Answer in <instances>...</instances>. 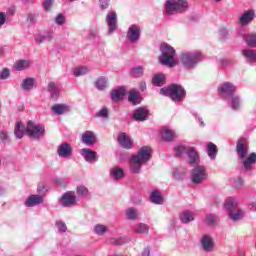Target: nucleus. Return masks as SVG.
<instances>
[{
	"label": "nucleus",
	"instance_id": "nucleus-1",
	"mask_svg": "<svg viewBox=\"0 0 256 256\" xmlns=\"http://www.w3.org/2000/svg\"><path fill=\"white\" fill-rule=\"evenodd\" d=\"M151 159V148L143 146L137 154L133 155L130 159V170L132 173L139 175L144 163Z\"/></svg>",
	"mask_w": 256,
	"mask_h": 256
},
{
	"label": "nucleus",
	"instance_id": "nucleus-2",
	"mask_svg": "<svg viewBox=\"0 0 256 256\" xmlns=\"http://www.w3.org/2000/svg\"><path fill=\"white\" fill-rule=\"evenodd\" d=\"M161 55L159 56V62L166 67H175L177 62L175 61V48L173 46L163 43L160 45Z\"/></svg>",
	"mask_w": 256,
	"mask_h": 256
},
{
	"label": "nucleus",
	"instance_id": "nucleus-3",
	"mask_svg": "<svg viewBox=\"0 0 256 256\" xmlns=\"http://www.w3.org/2000/svg\"><path fill=\"white\" fill-rule=\"evenodd\" d=\"M160 95L170 97L174 103H181L185 99V90L181 85L172 84L168 87L161 88Z\"/></svg>",
	"mask_w": 256,
	"mask_h": 256
},
{
	"label": "nucleus",
	"instance_id": "nucleus-4",
	"mask_svg": "<svg viewBox=\"0 0 256 256\" xmlns=\"http://www.w3.org/2000/svg\"><path fill=\"white\" fill-rule=\"evenodd\" d=\"M189 9L187 0H166L164 4V13L166 15H175L176 13H185Z\"/></svg>",
	"mask_w": 256,
	"mask_h": 256
},
{
	"label": "nucleus",
	"instance_id": "nucleus-5",
	"mask_svg": "<svg viewBox=\"0 0 256 256\" xmlns=\"http://www.w3.org/2000/svg\"><path fill=\"white\" fill-rule=\"evenodd\" d=\"M201 61V52H182L180 55V63L186 69H193L197 63Z\"/></svg>",
	"mask_w": 256,
	"mask_h": 256
},
{
	"label": "nucleus",
	"instance_id": "nucleus-6",
	"mask_svg": "<svg viewBox=\"0 0 256 256\" xmlns=\"http://www.w3.org/2000/svg\"><path fill=\"white\" fill-rule=\"evenodd\" d=\"M191 181L194 185H201L207 181V168L203 165H196L191 172Z\"/></svg>",
	"mask_w": 256,
	"mask_h": 256
},
{
	"label": "nucleus",
	"instance_id": "nucleus-7",
	"mask_svg": "<svg viewBox=\"0 0 256 256\" xmlns=\"http://www.w3.org/2000/svg\"><path fill=\"white\" fill-rule=\"evenodd\" d=\"M26 133L31 139H41L45 135V126L29 121L26 126Z\"/></svg>",
	"mask_w": 256,
	"mask_h": 256
},
{
	"label": "nucleus",
	"instance_id": "nucleus-8",
	"mask_svg": "<svg viewBox=\"0 0 256 256\" xmlns=\"http://www.w3.org/2000/svg\"><path fill=\"white\" fill-rule=\"evenodd\" d=\"M141 37V27L137 24H132L127 31L126 39H128L129 43L135 44L139 43V39Z\"/></svg>",
	"mask_w": 256,
	"mask_h": 256
},
{
	"label": "nucleus",
	"instance_id": "nucleus-9",
	"mask_svg": "<svg viewBox=\"0 0 256 256\" xmlns=\"http://www.w3.org/2000/svg\"><path fill=\"white\" fill-rule=\"evenodd\" d=\"M237 88L231 82H225L218 87L220 97L227 99V97H233Z\"/></svg>",
	"mask_w": 256,
	"mask_h": 256
},
{
	"label": "nucleus",
	"instance_id": "nucleus-10",
	"mask_svg": "<svg viewBox=\"0 0 256 256\" xmlns=\"http://www.w3.org/2000/svg\"><path fill=\"white\" fill-rule=\"evenodd\" d=\"M200 245L205 253H213L215 251V240L209 234H204L201 237Z\"/></svg>",
	"mask_w": 256,
	"mask_h": 256
},
{
	"label": "nucleus",
	"instance_id": "nucleus-11",
	"mask_svg": "<svg viewBox=\"0 0 256 256\" xmlns=\"http://www.w3.org/2000/svg\"><path fill=\"white\" fill-rule=\"evenodd\" d=\"M60 205H62V207H75V205H77L75 192L68 191L64 193L60 198Z\"/></svg>",
	"mask_w": 256,
	"mask_h": 256
},
{
	"label": "nucleus",
	"instance_id": "nucleus-12",
	"mask_svg": "<svg viewBox=\"0 0 256 256\" xmlns=\"http://www.w3.org/2000/svg\"><path fill=\"white\" fill-rule=\"evenodd\" d=\"M106 25L108 27V35H113L115 31H117V13L115 12H109L106 15Z\"/></svg>",
	"mask_w": 256,
	"mask_h": 256
},
{
	"label": "nucleus",
	"instance_id": "nucleus-13",
	"mask_svg": "<svg viewBox=\"0 0 256 256\" xmlns=\"http://www.w3.org/2000/svg\"><path fill=\"white\" fill-rule=\"evenodd\" d=\"M248 150H249V145L247 144V140L240 139L236 146V152L239 159H245V157H247Z\"/></svg>",
	"mask_w": 256,
	"mask_h": 256
},
{
	"label": "nucleus",
	"instance_id": "nucleus-14",
	"mask_svg": "<svg viewBox=\"0 0 256 256\" xmlns=\"http://www.w3.org/2000/svg\"><path fill=\"white\" fill-rule=\"evenodd\" d=\"M117 141L123 149H131L133 147V140L125 133L120 132L117 136Z\"/></svg>",
	"mask_w": 256,
	"mask_h": 256
},
{
	"label": "nucleus",
	"instance_id": "nucleus-15",
	"mask_svg": "<svg viewBox=\"0 0 256 256\" xmlns=\"http://www.w3.org/2000/svg\"><path fill=\"white\" fill-rule=\"evenodd\" d=\"M43 201V196L32 194L26 199L24 205L25 207H37L39 205H43Z\"/></svg>",
	"mask_w": 256,
	"mask_h": 256
},
{
	"label": "nucleus",
	"instance_id": "nucleus-16",
	"mask_svg": "<svg viewBox=\"0 0 256 256\" xmlns=\"http://www.w3.org/2000/svg\"><path fill=\"white\" fill-rule=\"evenodd\" d=\"M253 19H255V11L247 10L240 16L239 23L242 27H247V25L253 22Z\"/></svg>",
	"mask_w": 256,
	"mask_h": 256
},
{
	"label": "nucleus",
	"instance_id": "nucleus-17",
	"mask_svg": "<svg viewBox=\"0 0 256 256\" xmlns=\"http://www.w3.org/2000/svg\"><path fill=\"white\" fill-rule=\"evenodd\" d=\"M57 154L63 158L71 157V155H73V148L71 147V144L69 143L60 144L57 148Z\"/></svg>",
	"mask_w": 256,
	"mask_h": 256
},
{
	"label": "nucleus",
	"instance_id": "nucleus-18",
	"mask_svg": "<svg viewBox=\"0 0 256 256\" xmlns=\"http://www.w3.org/2000/svg\"><path fill=\"white\" fill-rule=\"evenodd\" d=\"M80 155L83 156L87 163H95L97 161V153L89 148H83L80 150Z\"/></svg>",
	"mask_w": 256,
	"mask_h": 256
},
{
	"label": "nucleus",
	"instance_id": "nucleus-19",
	"mask_svg": "<svg viewBox=\"0 0 256 256\" xmlns=\"http://www.w3.org/2000/svg\"><path fill=\"white\" fill-rule=\"evenodd\" d=\"M53 39H55V35L53 31H47V32H44L43 34L36 35L35 43H37V45H41L42 43H46V42L49 43L53 41Z\"/></svg>",
	"mask_w": 256,
	"mask_h": 256
},
{
	"label": "nucleus",
	"instance_id": "nucleus-20",
	"mask_svg": "<svg viewBox=\"0 0 256 256\" xmlns=\"http://www.w3.org/2000/svg\"><path fill=\"white\" fill-rule=\"evenodd\" d=\"M97 141V137L95 136V132L87 130L82 134V143H84V145H95Z\"/></svg>",
	"mask_w": 256,
	"mask_h": 256
},
{
	"label": "nucleus",
	"instance_id": "nucleus-21",
	"mask_svg": "<svg viewBox=\"0 0 256 256\" xmlns=\"http://www.w3.org/2000/svg\"><path fill=\"white\" fill-rule=\"evenodd\" d=\"M243 159V167L245 171H251V169H253V165L256 164V153L252 152Z\"/></svg>",
	"mask_w": 256,
	"mask_h": 256
},
{
	"label": "nucleus",
	"instance_id": "nucleus-22",
	"mask_svg": "<svg viewBox=\"0 0 256 256\" xmlns=\"http://www.w3.org/2000/svg\"><path fill=\"white\" fill-rule=\"evenodd\" d=\"M47 91L50 93L51 99H53L54 101L59 99V84H57L56 82H49L47 86Z\"/></svg>",
	"mask_w": 256,
	"mask_h": 256
},
{
	"label": "nucleus",
	"instance_id": "nucleus-23",
	"mask_svg": "<svg viewBox=\"0 0 256 256\" xmlns=\"http://www.w3.org/2000/svg\"><path fill=\"white\" fill-rule=\"evenodd\" d=\"M179 219L181 223L187 225L191 223V221H195V214L191 210H184L180 213Z\"/></svg>",
	"mask_w": 256,
	"mask_h": 256
},
{
	"label": "nucleus",
	"instance_id": "nucleus-24",
	"mask_svg": "<svg viewBox=\"0 0 256 256\" xmlns=\"http://www.w3.org/2000/svg\"><path fill=\"white\" fill-rule=\"evenodd\" d=\"M125 93H127L125 88L120 87L116 90H112L110 97L112 101H114L115 103H119V101L123 100V98L125 97Z\"/></svg>",
	"mask_w": 256,
	"mask_h": 256
},
{
	"label": "nucleus",
	"instance_id": "nucleus-25",
	"mask_svg": "<svg viewBox=\"0 0 256 256\" xmlns=\"http://www.w3.org/2000/svg\"><path fill=\"white\" fill-rule=\"evenodd\" d=\"M31 65H33V63L30 60L22 59L14 63L13 69H15V71H25L29 69Z\"/></svg>",
	"mask_w": 256,
	"mask_h": 256
},
{
	"label": "nucleus",
	"instance_id": "nucleus-26",
	"mask_svg": "<svg viewBox=\"0 0 256 256\" xmlns=\"http://www.w3.org/2000/svg\"><path fill=\"white\" fill-rule=\"evenodd\" d=\"M190 165H197L199 163V154L195 151V148L188 147L186 151Z\"/></svg>",
	"mask_w": 256,
	"mask_h": 256
},
{
	"label": "nucleus",
	"instance_id": "nucleus-27",
	"mask_svg": "<svg viewBox=\"0 0 256 256\" xmlns=\"http://www.w3.org/2000/svg\"><path fill=\"white\" fill-rule=\"evenodd\" d=\"M224 209L227 211V213H231L235 211L236 209H239V203H237V200L233 198L226 199L224 203Z\"/></svg>",
	"mask_w": 256,
	"mask_h": 256
},
{
	"label": "nucleus",
	"instance_id": "nucleus-28",
	"mask_svg": "<svg viewBox=\"0 0 256 256\" xmlns=\"http://www.w3.org/2000/svg\"><path fill=\"white\" fill-rule=\"evenodd\" d=\"M160 135L164 141H173L177 137L175 131L165 127L161 130Z\"/></svg>",
	"mask_w": 256,
	"mask_h": 256
},
{
	"label": "nucleus",
	"instance_id": "nucleus-29",
	"mask_svg": "<svg viewBox=\"0 0 256 256\" xmlns=\"http://www.w3.org/2000/svg\"><path fill=\"white\" fill-rule=\"evenodd\" d=\"M150 201L154 205H163V194L159 190H153L150 194Z\"/></svg>",
	"mask_w": 256,
	"mask_h": 256
},
{
	"label": "nucleus",
	"instance_id": "nucleus-30",
	"mask_svg": "<svg viewBox=\"0 0 256 256\" xmlns=\"http://www.w3.org/2000/svg\"><path fill=\"white\" fill-rule=\"evenodd\" d=\"M51 109L54 115H63L65 113H69V106L66 104H55Z\"/></svg>",
	"mask_w": 256,
	"mask_h": 256
},
{
	"label": "nucleus",
	"instance_id": "nucleus-31",
	"mask_svg": "<svg viewBox=\"0 0 256 256\" xmlns=\"http://www.w3.org/2000/svg\"><path fill=\"white\" fill-rule=\"evenodd\" d=\"M125 215L128 221H137V219H139V210H137L135 207L127 208Z\"/></svg>",
	"mask_w": 256,
	"mask_h": 256
},
{
	"label": "nucleus",
	"instance_id": "nucleus-32",
	"mask_svg": "<svg viewBox=\"0 0 256 256\" xmlns=\"http://www.w3.org/2000/svg\"><path fill=\"white\" fill-rule=\"evenodd\" d=\"M228 217L229 219H231V221H234V222L241 221V219L245 217V212H243L241 208H237L236 210L229 212Z\"/></svg>",
	"mask_w": 256,
	"mask_h": 256
},
{
	"label": "nucleus",
	"instance_id": "nucleus-33",
	"mask_svg": "<svg viewBox=\"0 0 256 256\" xmlns=\"http://www.w3.org/2000/svg\"><path fill=\"white\" fill-rule=\"evenodd\" d=\"M147 115H149V112L145 108H138L134 111V119L135 121H145L147 119Z\"/></svg>",
	"mask_w": 256,
	"mask_h": 256
},
{
	"label": "nucleus",
	"instance_id": "nucleus-34",
	"mask_svg": "<svg viewBox=\"0 0 256 256\" xmlns=\"http://www.w3.org/2000/svg\"><path fill=\"white\" fill-rule=\"evenodd\" d=\"M128 101L132 103V105H139L141 103V96L137 90L132 89L129 92Z\"/></svg>",
	"mask_w": 256,
	"mask_h": 256
},
{
	"label": "nucleus",
	"instance_id": "nucleus-35",
	"mask_svg": "<svg viewBox=\"0 0 256 256\" xmlns=\"http://www.w3.org/2000/svg\"><path fill=\"white\" fill-rule=\"evenodd\" d=\"M242 55H243V57H245L247 63H255L256 62L255 50L244 49V50H242Z\"/></svg>",
	"mask_w": 256,
	"mask_h": 256
},
{
	"label": "nucleus",
	"instance_id": "nucleus-36",
	"mask_svg": "<svg viewBox=\"0 0 256 256\" xmlns=\"http://www.w3.org/2000/svg\"><path fill=\"white\" fill-rule=\"evenodd\" d=\"M25 131H27V128H25V125L21 122H17L14 129V135L18 139H23V135H25Z\"/></svg>",
	"mask_w": 256,
	"mask_h": 256
},
{
	"label": "nucleus",
	"instance_id": "nucleus-37",
	"mask_svg": "<svg viewBox=\"0 0 256 256\" xmlns=\"http://www.w3.org/2000/svg\"><path fill=\"white\" fill-rule=\"evenodd\" d=\"M110 175L112 179H123V177H125V171L123 168L116 166L111 169Z\"/></svg>",
	"mask_w": 256,
	"mask_h": 256
},
{
	"label": "nucleus",
	"instance_id": "nucleus-38",
	"mask_svg": "<svg viewBox=\"0 0 256 256\" xmlns=\"http://www.w3.org/2000/svg\"><path fill=\"white\" fill-rule=\"evenodd\" d=\"M23 91H32L35 87V78H25L21 85Z\"/></svg>",
	"mask_w": 256,
	"mask_h": 256
},
{
	"label": "nucleus",
	"instance_id": "nucleus-39",
	"mask_svg": "<svg viewBox=\"0 0 256 256\" xmlns=\"http://www.w3.org/2000/svg\"><path fill=\"white\" fill-rule=\"evenodd\" d=\"M217 151V145L213 144L212 142L207 144L208 157L212 159V161H215L217 158Z\"/></svg>",
	"mask_w": 256,
	"mask_h": 256
},
{
	"label": "nucleus",
	"instance_id": "nucleus-40",
	"mask_svg": "<svg viewBox=\"0 0 256 256\" xmlns=\"http://www.w3.org/2000/svg\"><path fill=\"white\" fill-rule=\"evenodd\" d=\"M134 233L137 235H149V227L145 223H139L135 229Z\"/></svg>",
	"mask_w": 256,
	"mask_h": 256
},
{
	"label": "nucleus",
	"instance_id": "nucleus-41",
	"mask_svg": "<svg viewBox=\"0 0 256 256\" xmlns=\"http://www.w3.org/2000/svg\"><path fill=\"white\" fill-rule=\"evenodd\" d=\"M205 223L210 227H215V225L219 223V217L215 214H207L205 217Z\"/></svg>",
	"mask_w": 256,
	"mask_h": 256
},
{
	"label": "nucleus",
	"instance_id": "nucleus-42",
	"mask_svg": "<svg viewBox=\"0 0 256 256\" xmlns=\"http://www.w3.org/2000/svg\"><path fill=\"white\" fill-rule=\"evenodd\" d=\"M95 235H99L100 237L105 235L109 228L103 224H96L93 228Z\"/></svg>",
	"mask_w": 256,
	"mask_h": 256
},
{
	"label": "nucleus",
	"instance_id": "nucleus-43",
	"mask_svg": "<svg viewBox=\"0 0 256 256\" xmlns=\"http://www.w3.org/2000/svg\"><path fill=\"white\" fill-rule=\"evenodd\" d=\"M152 83L156 87H161L162 85H165V74H156L152 78Z\"/></svg>",
	"mask_w": 256,
	"mask_h": 256
},
{
	"label": "nucleus",
	"instance_id": "nucleus-44",
	"mask_svg": "<svg viewBox=\"0 0 256 256\" xmlns=\"http://www.w3.org/2000/svg\"><path fill=\"white\" fill-rule=\"evenodd\" d=\"M245 42L248 47H256V33H248L245 37Z\"/></svg>",
	"mask_w": 256,
	"mask_h": 256
},
{
	"label": "nucleus",
	"instance_id": "nucleus-45",
	"mask_svg": "<svg viewBox=\"0 0 256 256\" xmlns=\"http://www.w3.org/2000/svg\"><path fill=\"white\" fill-rule=\"evenodd\" d=\"M91 69L87 66H79L74 69V77H81L83 75H87Z\"/></svg>",
	"mask_w": 256,
	"mask_h": 256
},
{
	"label": "nucleus",
	"instance_id": "nucleus-46",
	"mask_svg": "<svg viewBox=\"0 0 256 256\" xmlns=\"http://www.w3.org/2000/svg\"><path fill=\"white\" fill-rule=\"evenodd\" d=\"M231 109L234 111H239V109H241V98L239 96L231 97Z\"/></svg>",
	"mask_w": 256,
	"mask_h": 256
},
{
	"label": "nucleus",
	"instance_id": "nucleus-47",
	"mask_svg": "<svg viewBox=\"0 0 256 256\" xmlns=\"http://www.w3.org/2000/svg\"><path fill=\"white\" fill-rule=\"evenodd\" d=\"M95 87L98 89V91H103V89H106L107 87V78L100 77L95 82Z\"/></svg>",
	"mask_w": 256,
	"mask_h": 256
},
{
	"label": "nucleus",
	"instance_id": "nucleus-48",
	"mask_svg": "<svg viewBox=\"0 0 256 256\" xmlns=\"http://www.w3.org/2000/svg\"><path fill=\"white\" fill-rule=\"evenodd\" d=\"M131 241L129 238H111L109 240L110 245H125V243H129Z\"/></svg>",
	"mask_w": 256,
	"mask_h": 256
},
{
	"label": "nucleus",
	"instance_id": "nucleus-49",
	"mask_svg": "<svg viewBox=\"0 0 256 256\" xmlns=\"http://www.w3.org/2000/svg\"><path fill=\"white\" fill-rule=\"evenodd\" d=\"M189 149V147L185 146V145H179L176 146L174 148L175 151V156L176 157H183V154L187 153V150Z\"/></svg>",
	"mask_w": 256,
	"mask_h": 256
},
{
	"label": "nucleus",
	"instance_id": "nucleus-50",
	"mask_svg": "<svg viewBox=\"0 0 256 256\" xmlns=\"http://www.w3.org/2000/svg\"><path fill=\"white\" fill-rule=\"evenodd\" d=\"M76 193L80 197H85V196L89 195V189H87V187H85L83 185H79L76 188Z\"/></svg>",
	"mask_w": 256,
	"mask_h": 256
},
{
	"label": "nucleus",
	"instance_id": "nucleus-51",
	"mask_svg": "<svg viewBox=\"0 0 256 256\" xmlns=\"http://www.w3.org/2000/svg\"><path fill=\"white\" fill-rule=\"evenodd\" d=\"M132 77H142L143 76V66H138L131 69Z\"/></svg>",
	"mask_w": 256,
	"mask_h": 256
},
{
	"label": "nucleus",
	"instance_id": "nucleus-52",
	"mask_svg": "<svg viewBox=\"0 0 256 256\" xmlns=\"http://www.w3.org/2000/svg\"><path fill=\"white\" fill-rule=\"evenodd\" d=\"M96 117H101L102 119H109V110L107 108H102L96 113Z\"/></svg>",
	"mask_w": 256,
	"mask_h": 256
},
{
	"label": "nucleus",
	"instance_id": "nucleus-53",
	"mask_svg": "<svg viewBox=\"0 0 256 256\" xmlns=\"http://www.w3.org/2000/svg\"><path fill=\"white\" fill-rule=\"evenodd\" d=\"M56 227L60 233H65L67 231V224L61 220L56 221Z\"/></svg>",
	"mask_w": 256,
	"mask_h": 256
},
{
	"label": "nucleus",
	"instance_id": "nucleus-54",
	"mask_svg": "<svg viewBox=\"0 0 256 256\" xmlns=\"http://www.w3.org/2000/svg\"><path fill=\"white\" fill-rule=\"evenodd\" d=\"M11 75V71L7 68H4L0 73V79H9V76Z\"/></svg>",
	"mask_w": 256,
	"mask_h": 256
},
{
	"label": "nucleus",
	"instance_id": "nucleus-55",
	"mask_svg": "<svg viewBox=\"0 0 256 256\" xmlns=\"http://www.w3.org/2000/svg\"><path fill=\"white\" fill-rule=\"evenodd\" d=\"M56 25H63L65 23V16L63 14H58L55 18Z\"/></svg>",
	"mask_w": 256,
	"mask_h": 256
},
{
	"label": "nucleus",
	"instance_id": "nucleus-56",
	"mask_svg": "<svg viewBox=\"0 0 256 256\" xmlns=\"http://www.w3.org/2000/svg\"><path fill=\"white\" fill-rule=\"evenodd\" d=\"M109 8V0H100V9L105 11V9Z\"/></svg>",
	"mask_w": 256,
	"mask_h": 256
},
{
	"label": "nucleus",
	"instance_id": "nucleus-57",
	"mask_svg": "<svg viewBox=\"0 0 256 256\" xmlns=\"http://www.w3.org/2000/svg\"><path fill=\"white\" fill-rule=\"evenodd\" d=\"M27 21H28V23H31V24L37 23V15H35V14H28Z\"/></svg>",
	"mask_w": 256,
	"mask_h": 256
},
{
	"label": "nucleus",
	"instance_id": "nucleus-58",
	"mask_svg": "<svg viewBox=\"0 0 256 256\" xmlns=\"http://www.w3.org/2000/svg\"><path fill=\"white\" fill-rule=\"evenodd\" d=\"M53 5V0H44V9L45 11H49Z\"/></svg>",
	"mask_w": 256,
	"mask_h": 256
},
{
	"label": "nucleus",
	"instance_id": "nucleus-59",
	"mask_svg": "<svg viewBox=\"0 0 256 256\" xmlns=\"http://www.w3.org/2000/svg\"><path fill=\"white\" fill-rule=\"evenodd\" d=\"M7 21V16L5 15V13L0 12V27H2V25H5Z\"/></svg>",
	"mask_w": 256,
	"mask_h": 256
},
{
	"label": "nucleus",
	"instance_id": "nucleus-60",
	"mask_svg": "<svg viewBox=\"0 0 256 256\" xmlns=\"http://www.w3.org/2000/svg\"><path fill=\"white\" fill-rule=\"evenodd\" d=\"M151 255V248L145 247L141 252V256H150Z\"/></svg>",
	"mask_w": 256,
	"mask_h": 256
},
{
	"label": "nucleus",
	"instance_id": "nucleus-61",
	"mask_svg": "<svg viewBox=\"0 0 256 256\" xmlns=\"http://www.w3.org/2000/svg\"><path fill=\"white\" fill-rule=\"evenodd\" d=\"M8 135H7V132H5V131H0V140L1 141H7V139H8Z\"/></svg>",
	"mask_w": 256,
	"mask_h": 256
},
{
	"label": "nucleus",
	"instance_id": "nucleus-62",
	"mask_svg": "<svg viewBox=\"0 0 256 256\" xmlns=\"http://www.w3.org/2000/svg\"><path fill=\"white\" fill-rule=\"evenodd\" d=\"M97 33H98L97 29H91V30L89 31V37H90V39H93V37H97Z\"/></svg>",
	"mask_w": 256,
	"mask_h": 256
},
{
	"label": "nucleus",
	"instance_id": "nucleus-63",
	"mask_svg": "<svg viewBox=\"0 0 256 256\" xmlns=\"http://www.w3.org/2000/svg\"><path fill=\"white\" fill-rule=\"evenodd\" d=\"M220 35L223 39H225L229 35V31L227 29L220 30Z\"/></svg>",
	"mask_w": 256,
	"mask_h": 256
},
{
	"label": "nucleus",
	"instance_id": "nucleus-64",
	"mask_svg": "<svg viewBox=\"0 0 256 256\" xmlns=\"http://www.w3.org/2000/svg\"><path fill=\"white\" fill-rule=\"evenodd\" d=\"M243 186V180L241 178H238L235 180V187H242Z\"/></svg>",
	"mask_w": 256,
	"mask_h": 256
}]
</instances>
